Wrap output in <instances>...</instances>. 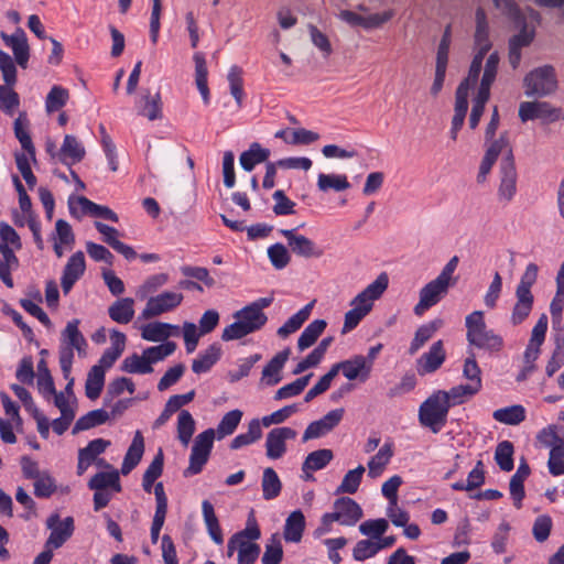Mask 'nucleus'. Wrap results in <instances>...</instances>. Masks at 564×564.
I'll return each instance as SVG.
<instances>
[{
    "label": "nucleus",
    "mask_w": 564,
    "mask_h": 564,
    "mask_svg": "<svg viewBox=\"0 0 564 564\" xmlns=\"http://www.w3.org/2000/svg\"><path fill=\"white\" fill-rule=\"evenodd\" d=\"M0 253L2 258L0 259V280L10 289L13 288V279L11 276V271L18 269L19 259L14 253V250L7 246L0 245Z\"/></svg>",
    "instance_id": "c756f323"
},
{
    "label": "nucleus",
    "mask_w": 564,
    "mask_h": 564,
    "mask_svg": "<svg viewBox=\"0 0 564 564\" xmlns=\"http://www.w3.org/2000/svg\"><path fill=\"white\" fill-rule=\"evenodd\" d=\"M221 349L217 344L210 345L193 360L192 370L195 373L207 372L220 358Z\"/></svg>",
    "instance_id": "58836bf2"
},
{
    "label": "nucleus",
    "mask_w": 564,
    "mask_h": 564,
    "mask_svg": "<svg viewBox=\"0 0 564 564\" xmlns=\"http://www.w3.org/2000/svg\"><path fill=\"white\" fill-rule=\"evenodd\" d=\"M290 349H284L280 352H278L263 368L262 370V378L261 380L267 386H275L281 380L282 377L280 376L281 370L283 369L285 362L289 359Z\"/></svg>",
    "instance_id": "a878e982"
},
{
    "label": "nucleus",
    "mask_w": 564,
    "mask_h": 564,
    "mask_svg": "<svg viewBox=\"0 0 564 564\" xmlns=\"http://www.w3.org/2000/svg\"><path fill=\"white\" fill-rule=\"evenodd\" d=\"M556 293L550 304V312L553 319L561 318L564 308V260L556 274Z\"/></svg>",
    "instance_id": "8fccbe9b"
},
{
    "label": "nucleus",
    "mask_w": 564,
    "mask_h": 564,
    "mask_svg": "<svg viewBox=\"0 0 564 564\" xmlns=\"http://www.w3.org/2000/svg\"><path fill=\"white\" fill-rule=\"evenodd\" d=\"M313 306L314 302H311L301 308L297 313L292 315L281 327H279L276 332L278 335L284 338L299 330L308 319Z\"/></svg>",
    "instance_id": "ea45409f"
},
{
    "label": "nucleus",
    "mask_w": 564,
    "mask_h": 564,
    "mask_svg": "<svg viewBox=\"0 0 564 564\" xmlns=\"http://www.w3.org/2000/svg\"><path fill=\"white\" fill-rule=\"evenodd\" d=\"M279 232L286 239L288 247L297 257L319 258L323 250L313 240L296 232V229H280Z\"/></svg>",
    "instance_id": "4468645a"
},
{
    "label": "nucleus",
    "mask_w": 564,
    "mask_h": 564,
    "mask_svg": "<svg viewBox=\"0 0 564 564\" xmlns=\"http://www.w3.org/2000/svg\"><path fill=\"white\" fill-rule=\"evenodd\" d=\"M29 120L25 113H20L19 117L14 120L13 130L14 135L19 140L22 149L28 152L33 162L36 161L35 158V148L32 142L31 135L28 131Z\"/></svg>",
    "instance_id": "72a5a7b5"
},
{
    "label": "nucleus",
    "mask_w": 564,
    "mask_h": 564,
    "mask_svg": "<svg viewBox=\"0 0 564 564\" xmlns=\"http://www.w3.org/2000/svg\"><path fill=\"white\" fill-rule=\"evenodd\" d=\"M295 437L296 431L288 426L271 430L265 441L267 456L271 459L282 457L286 451L285 441Z\"/></svg>",
    "instance_id": "f3484780"
},
{
    "label": "nucleus",
    "mask_w": 564,
    "mask_h": 564,
    "mask_svg": "<svg viewBox=\"0 0 564 564\" xmlns=\"http://www.w3.org/2000/svg\"><path fill=\"white\" fill-rule=\"evenodd\" d=\"M86 154L84 145L76 137L66 134L58 152L59 161L65 165L80 162Z\"/></svg>",
    "instance_id": "393cba45"
},
{
    "label": "nucleus",
    "mask_w": 564,
    "mask_h": 564,
    "mask_svg": "<svg viewBox=\"0 0 564 564\" xmlns=\"http://www.w3.org/2000/svg\"><path fill=\"white\" fill-rule=\"evenodd\" d=\"M110 445L109 441L104 438H96L90 441L86 447L80 448L78 455L87 459L89 463L96 462L98 466H109L105 464L104 459L96 460L98 455L102 454L106 448Z\"/></svg>",
    "instance_id": "09e8293b"
},
{
    "label": "nucleus",
    "mask_w": 564,
    "mask_h": 564,
    "mask_svg": "<svg viewBox=\"0 0 564 564\" xmlns=\"http://www.w3.org/2000/svg\"><path fill=\"white\" fill-rule=\"evenodd\" d=\"M55 491V480L47 471H43L42 475L34 479V495L37 498H48Z\"/></svg>",
    "instance_id": "338daca9"
},
{
    "label": "nucleus",
    "mask_w": 564,
    "mask_h": 564,
    "mask_svg": "<svg viewBox=\"0 0 564 564\" xmlns=\"http://www.w3.org/2000/svg\"><path fill=\"white\" fill-rule=\"evenodd\" d=\"M345 410L335 409L329 411L322 419L310 423L303 433L302 442L319 438L332 432L343 420Z\"/></svg>",
    "instance_id": "2eb2a0df"
},
{
    "label": "nucleus",
    "mask_w": 564,
    "mask_h": 564,
    "mask_svg": "<svg viewBox=\"0 0 564 564\" xmlns=\"http://www.w3.org/2000/svg\"><path fill=\"white\" fill-rule=\"evenodd\" d=\"M446 359V351L443 340L432 344L427 352H424L416 360V371L420 376L433 373L438 370Z\"/></svg>",
    "instance_id": "dca6fc26"
},
{
    "label": "nucleus",
    "mask_w": 564,
    "mask_h": 564,
    "mask_svg": "<svg viewBox=\"0 0 564 564\" xmlns=\"http://www.w3.org/2000/svg\"><path fill=\"white\" fill-rule=\"evenodd\" d=\"M283 558V549L278 533H274L265 544V550L262 555L263 564H279Z\"/></svg>",
    "instance_id": "13d9d810"
},
{
    "label": "nucleus",
    "mask_w": 564,
    "mask_h": 564,
    "mask_svg": "<svg viewBox=\"0 0 564 564\" xmlns=\"http://www.w3.org/2000/svg\"><path fill=\"white\" fill-rule=\"evenodd\" d=\"M327 326L326 321L315 319L310 323L297 339V347L301 351L311 347L322 335Z\"/></svg>",
    "instance_id": "c03bdc74"
},
{
    "label": "nucleus",
    "mask_w": 564,
    "mask_h": 564,
    "mask_svg": "<svg viewBox=\"0 0 564 564\" xmlns=\"http://www.w3.org/2000/svg\"><path fill=\"white\" fill-rule=\"evenodd\" d=\"M202 512L204 522L206 524L208 534L210 535L212 540L218 545L223 544L224 535L221 532V528L219 525L218 518L215 513L214 506L208 500H204L202 502Z\"/></svg>",
    "instance_id": "f704fd0d"
},
{
    "label": "nucleus",
    "mask_w": 564,
    "mask_h": 564,
    "mask_svg": "<svg viewBox=\"0 0 564 564\" xmlns=\"http://www.w3.org/2000/svg\"><path fill=\"white\" fill-rule=\"evenodd\" d=\"M513 453L514 447L510 441H502L497 445L495 460L501 470L510 471L513 469Z\"/></svg>",
    "instance_id": "5fc2aeb1"
},
{
    "label": "nucleus",
    "mask_w": 564,
    "mask_h": 564,
    "mask_svg": "<svg viewBox=\"0 0 564 564\" xmlns=\"http://www.w3.org/2000/svg\"><path fill=\"white\" fill-rule=\"evenodd\" d=\"M492 417L499 423L518 425L525 420V409L520 404L497 409Z\"/></svg>",
    "instance_id": "37998d69"
},
{
    "label": "nucleus",
    "mask_w": 564,
    "mask_h": 564,
    "mask_svg": "<svg viewBox=\"0 0 564 564\" xmlns=\"http://www.w3.org/2000/svg\"><path fill=\"white\" fill-rule=\"evenodd\" d=\"M214 438L215 431L213 429H207L195 437L189 456V465L184 471L185 476L197 475L203 470V467L208 462Z\"/></svg>",
    "instance_id": "6e6552de"
},
{
    "label": "nucleus",
    "mask_w": 564,
    "mask_h": 564,
    "mask_svg": "<svg viewBox=\"0 0 564 564\" xmlns=\"http://www.w3.org/2000/svg\"><path fill=\"white\" fill-rule=\"evenodd\" d=\"M79 319L69 321L66 327L61 334V347H59V366L65 379L72 371L74 350L77 351L79 357H86L87 355V340L78 328Z\"/></svg>",
    "instance_id": "7ed1b4c3"
},
{
    "label": "nucleus",
    "mask_w": 564,
    "mask_h": 564,
    "mask_svg": "<svg viewBox=\"0 0 564 564\" xmlns=\"http://www.w3.org/2000/svg\"><path fill=\"white\" fill-rule=\"evenodd\" d=\"M195 432V420L187 410H181L177 419V438L183 446H187Z\"/></svg>",
    "instance_id": "de8ad7c7"
},
{
    "label": "nucleus",
    "mask_w": 564,
    "mask_h": 564,
    "mask_svg": "<svg viewBox=\"0 0 564 564\" xmlns=\"http://www.w3.org/2000/svg\"><path fill=\"white\" fill-rule=\"evenodd\" d=\"M305 529V517L301 510L290 513L285 520L283 538L286 542L299 543Z\"/></svg>",
    "instance_id": "7c9ffc66"
},
{
    "label": "nucleus",
    "mask_w": 564,
    "mask_h": 564,
    "mask_svg": "<svg viewBox=\"0 0 564 564\" xmlns=\"http://www.w3.org/2000/svg\"><path fill=\"white\" fill-rule=\"evenodd\" d=\"M269 156V149L262 148L258 142H253L248 150L240 154L239 163L245 171L251 172L256 165L267 162Z\"/></svg>",
    "instance_id": "c85d7f7f"
},
{
    "label": "nucleus",
    "mask_w": 564,
    "mask_h": 564,
    "mask_svg": "<svg viewBox=\"0 0 564 564\" xmlns=\"http://www.w3.org/2000/svg\"><path fill=\"white\" fill-rule=\"evenodd\" d=\"M480 391L475 383L458 384L445 391L447 400L453 405H458L474 397Z\"/></svg>",
    "instance_id": "603ef678"
},
{
    "label": "nucleus",
    "mask_w": 564,
    "mask_h": 564,
    "mask_svg": "<svg viewBox=\"0 0 564 564\" xmlns=\"http://www.w3.org/2000/svg\"><path fill=\"white\" fill-rule=\"evenodd\" d=\"M268 257L272 265L278 270L284 269L291 261L288 248L280 242L268 248Z\"/></svg>",
    "instance_id": "0e129e2a"
},
{
    "label": "nucleus",
    "mask_w": 564,
    "mask_h": 564,
    "mask_svg": "<svg viewBox=\"0 0 564 564\" xmlns=\"http://www.w3.org/2000/svg\"><path fill=\"white\" fill-rule=\"evenodd\" d=\"M527 96L544 97L557 89L555 69L551 65H544L531 70L523 79Z\"/></svg>",
    "instance_id": "423d86ee"
},
{
    "label": "nucleus",
    "mask_w": 564,
    "mask_h": 564,
    "mask_svg": "<svg viewBox=\"0 0 564 564\" xmlns=\"http://www.w3.org/2000/svg\"><path fill=\"white\" fill-rule=\"evenodd\" d=\"M313 377V373H308L301 378H297L295 381L288 383L281 387L274 394L275 400H283L291 397L299 395L308 384L310 379Z\"/></svg>",
    "instance_id": "052dcab7"
},
{
    "label": "nucleus",
    "mask_w": 564,
    "mask_h": 564,
    "mask_svg": "<svg viewBox=\"0 0 564 564\" xmlns=\"http://www.w3.org/2000/svg\"><path fill=\"white\" fill-rule=\"evenodd\" d=\"M69 99V91L58 85H54L48 91L45 99V109L48 113L62 109Z\"/></svg>",
    "instance_id": "864d4df0"
},
{
    "label": "nucleus",
    "mask_w": 564,
    "mask_h": 564,
    "mask_svg": "<svg viewBox=\"0 0 564 564\" xmlns=\"http://www.w3.org/2000/svg\"><path fill=\"white\" fill-rule=\"evenodd\" d=\"M144 105L140 110V115L147 117L149 120H156L162 117V105L160 93L150 95L149 91L143 95Z\"/></svg>",
    "instance_id": "680f3d73"
},
{
    "label": "nucleus",
    "mask_w": 564,
    "mask_h": 564,
    "mask_svg": "<svg viewBox=\"0 0 564 564\" xmlns=\"http://www.w3.org/2000/svg\"><path fill=\"white\" fill-rule=\"evenodd\" d=\"M109 419V413L102 409H97L88 412L87 414L80 416L73 429V433H77L79 431H86L93 429L95 426L101 425L106 423Z\"/></svg>",
    "instance_id": "49530a36"
},
{
    "label": "nucleus",
    "mask_w": 564,
    "mask_h": 564,
    "mask_svg": "<svg viewBox=\"0 0 564 564\" xmlns=\"http://www.w3.org/2000/svg\"><path fill=\"white\" fill-rule=\"evenodd\" d=\"M227 79L230 86V94L235 98L237 106L241 107L243 99V80H242V69L234 65L230 67Z\"/></svg>",
    "instance_id": "bf43d9fd"
},
{
    "label": "nucleus",
    "mask_w": 564,
    "mask_h": 564,
    "mask_svg": "<svg viewBox=\"0 0 564 564\" xmlns=\"http://www.w3.org/2000/svg\"><path fill=\"white\" fill-rule=\"evenodd\" d=\"M194 62H195V83H196L197 89L199 90L204 102L207 105L209 102V88L207 85L208 70H207L206 61H205L203 53H200V52L195 53Z\"/></svg>",
    "instance_id": "79ce46f5"
},
{
    "label": "nucleus",
    "mask_w": 564,
    "mask_h": 564,
    "mask_svg": "<svg viewBox=\"0 0 564 564\" xmlns=\"http://www.w3.org/2000/svg\"><path fill=\"white\" fill-rule=\"evenodd\" d=\"M546 330L547 316L542 314L532 329L531 338L524 351L525 365L535 366L534 362L539 358L540 347L545 340Z\"/></svg>",
    "instance_id": "6ab92c4d"
},
{
    "label": "nucleus",
    "mask_w": 564,
    "mask_h": 564,
    "mask_svg": "<svg viewBox=\"0 0 564 564\" xmlns=\"http://www.w3.org/2000/svg\"><path fill=\"white\" fill-rule=\"evenodd\" d=\"M317 186L323 192H327L328 189L341 192L349 188L350 184L346 175L321 173L317 178Z\"/></svg>",
    "instance_id": "4d7b16f0"
},
{
    "label": "nucleus",
    "mask_w": 564,
    "mask_h": 564,
    "mask_svg": "<svg viewBox=\"0 0 564 564\" xmlns=\"http://www.w3.org/2000/svg\"><path fill=\"white\" fill-rule=\"evenodd\" d=\"M365 470L366 469L362 465H358L355 469L346 473L340 485L336 489V494H355L360 486Z\"/></svg>",
    "instance_id": "6e6d98bb"
},
{
    "label": "nucleus",
    "mask_w": 564,
    "mask_h": 564,
    "mask_svg": "<svg viewBox=\"0 0 564 564\" xmlns=\"http://www.w3.org/2000/svg\"><path fill=\"white\" fill-rule=\"evenodd\" d=\"M144 452V440L140 431H137L130 444L121 466L122 475L130 474L140 463Z\"/></svg>",
    "instance_id": "bb28decb"
},
{
    "label": "nucleus",
    "mask_w": 564,
    "mask_h": 564,
    "mask_svg": "<svg viewBox=\"0 0 564 564\" xmlns=\"http://www.w3.org/2000/svg\"><path fill=\"white\" fill-rule=\"evenodd\" d=\"M105 384V370L101 366H93L88 371L86 383H85V393L86 397L90 400H96L99 398L102 388Z\"/></svg>",
    "instance_id": "a19ab883"
},
{
    "label": "nucleus",
    "mask_w": 564,
    "mask_h": 564,
    "mask_svg": "<svg viewBox=\"0 0 564 564\" xmlns=\"http://www.w3.org/2000/svg\"><path fill=\"white\" fill-rule=\"evenodd\" d=\"M519 117L521 121L527 122L534 119H555L557 115L549 102L523 101L519 106Z\"/></svg>",
    "instance_id": "b1692460"
},
{
    "label": "nucleus",
    "mask_w": 564,
    "mask_h": 564,
    "mask_svg": "<svg viewBox=\"0 0 564 564\" xmlns=\"http://www.w3.org/2000/svg\"><path fill=\"white\" fill-rule=\"evenodd\" d=\"M121 370L128 373H151L153 367L150 366L148 358L142 352L141 356L132 354L123 359L121 364Z\"/></svg>",
    "instance_id": "3c124183"
},
{
    "label": "nucleus",
    "mask_w": 564,
    "mask_h": 564,
    "mask_svg": "<svg viewBox=\"0 0 564 564\" xmlns=\"http://www.w3.org/2000/svg\"><path fill=\"white\" fill-rule=\"evenodd\" d=\"M0 37L7 46L11 47L17 64L22 68H26L30 58V47L25 32L21 28H18L11 35L1 32Z\"/></svg>",
    "instance_id": "a211bd4d"
},
{
    "label": "nucleus",
    "mask_w": 564,
    "mask_h": 564,
    "mask_svg": "<svg viewBox=\"0 0 564 564\" xmlns=\"http://www.w3.org/2000/svg\"><path fill=\"white\" fill-rule=\"evenodd\" d=\"M46 527L51 534L45 542V549H59L74 533V519L66 517L61 520L57 513L51 514L46 520Z\"/></svg>",
    "instance_id": "9d476101"
},
{
    "label": "nucleus",
    "mask_w": 564,
    "mask_h": 564,
    "mask_svg": "<svg viewBox=\"0 0 564 564\" xmlns=\"http://www.w3.org/2000/svg\"><path fill=\"white\" fill-rule=\"evenodd\" d=\"M242 417L240 410H232L227 412L220 420L217 426L218 437L230 435L235 432Z\"/></svg>",
    "instance_id": "e2e57ef3"
},
{
    "label": "nucleus",
    "mask_w": 564,
    "mask_h": 564,
    "mask_svg": "<svg viewBox=\"0 0 564 564\" xmlns=\"http://www.w3.org/2000/svg\"><path fill=\"white\" fill-rule=\"evenodd\" d=\"M388 284L387 273H380L372 283L354 297L350 305L368 314L372 310L373 302L383 294Z\"/></svg>",
    "instance_id": "ddd939ff"
},
{
    "label": "nucleus",
    "mask_w": 564,
    "mask_h": 564,
    "mask_svg": "<svg viewBox=\"0 0 564 564\" xmlns=\"http://www.w3.org/2000/svg\"><path fill=\"white\" fill-rule=\"evenodd\" d=\"M333 457V451L328 448H322L310 453L302 465V478L305 481L315 480L313 473L325 468L332 462Z\"/></svg>",
    "instance_id": "5701e85b"
},
{
    "label": "nucleus",
    "mask_w": 564,
    "mask_h": 564,
    "mask_svg": "<svg viewBox=\"0 0 564 564\" xmlns=\"http://www.w3.org/2000/svg\"><path fill=\"white\" fill-rule=\"evenodd\" d=\"M452 403L447 400L444 390L432 393L419 409V422L433 433H438L446 424Z\"/></svg>",
    "instance_id": "20e7f679"
},
{
    "label": "nucleus",
    "mask_w": 564,
    "mask_h": 564,
    "mask_svg": "<svg viewBox=\"0 0 564 564\" xmlns=\"http://www.w3.org/2000/svg\"><path fill=\"white\" fill-rule=\"evenodd\" d=\"M169 281L166 273H158L149 276L144 283L138 289L137 295L143 300L149 294L156 292L160 288L165 285Z\"/></svg>",
    "instance_id": "774afa93"
},
{
    "label": "nucleus",
    "mask_w": 564,
    "mask_h": 564,
    "mask_svg": "<svg viewBox=\"0 0 564 564\" xmlns=\"http://www.w3.org/2000/svg\"><path fill=\"white\" fill-rule=\"evenodd\" d=\"M442 324V319H434L430 323L421 325L416 329L414 338L410 344L409 355H415L434 336V334L440 329Z\"/></svg>",
    "instance_id": "2f4dec72"
},
{
    "label": "nucleus",
    "mask_w": 564,
    "mask_h": 564,
    "mask_svg": "<svg viewBox=\"0 0 564 564\" xmlns=\"http://www.w3.org/2000/svg\"><path fill=\"white\" fill-rule=\"evenodd\" d=\"M449 285L435 278L425 284L419 294V302L414 306V314L421 316L432 306L436 305L447 293Z\"/></svg>",
    "instance_id": "9b49d317"
},
{
    "label": "nucleus",
    "mask_w": 564,
    "mask_h": 564,
    "mask_svg": "<svg viewBox=\"0 0 564 564\" xmlns=\"http://www.w3.org/2000/svg\"><path fill=\"white\" fill-rule=\"evenodd\" d=\"M178 327L169 323L153 322L142 327L141 336L149 341H163L172 336Z\"/></svg>",
    "instance_id": "4c0bfd02"
},
{
    "label": "nucleus",
    "mask_w": 564,
    "mask_h": 564,
    "mask_svg": "<svg viewBox=\"0 0 564 564\" xmlns=\"http://www.w3.org/2000/svg\"><path fill=\"white\" fill-rule=\"evenodd\" d=\"M474 37L478 52L488 53L491 48V43L489 41V28L486 13L481 8L476 10V31Z\"/></svg>",
    "instance_id": "e433bc0d"
},
{
    "label": "nucleus",
    "mask_w": 564,
    "mask_h": 564,
    "mask_svg": "<svg viewBox=\"0 0 564 564\" xmlns=\"http://www.w3.org/2000/svg\"><path fill=\"white\" fill-rule=\"evenodd\" d=\"M184 295L181 292L164 291L148 299L142 311V317L150 319L162 314L173 312L183 302Z\"/></svg>",
    "instance_id": "1a4fd4ad"
},
{
    "label": "nucleus",
    "mask_w": 564,
    "mask_h": 564,
    "mask_svg": "<svg viewBox=\"0 0 564 564\" xmlns=\"http://www.w3.org/2000/svg\"><path fill=\"white\" fill-rule=\"evenodd\" d=\"M236 319L232 324L226 326L221 334L224 341L240 339L249 334L261 329L268 317L263 312L253 310L250 305H246L234 314Z\"/></svg>",
    "instance_id": "39448f33"
},
{
    "label": "nucleus",
    "mask_w": 564,
    "mask_h": 564,
    "mask_svg": "<svg viewBox=\"0 0 564 564\" xmlns=\"http://www.w3.org/2000/svg\"><path fill=\"white\" fill-rule=\"evenodd\" d=\"M334 509L338 513V522L341 525H355L362 517L360 506L349 497H341L335 500Z\"/></svg>",
    "instance_id": "4be33fe9"
},
{
    "label": "nucleus",
    "mask_w": 564,
    "mask_h": 564,
    "mask_svg": "<svg viewBox=\"0 0 564 564\" xmlns=\"http://www.w3.org/2000/svg\"><path fill=\"white\" fill-rule=\"evenodd\" d=\"M86 269L85 256L83 251L75 252L67 261L61 279L62 290L67 294L77 280L84 274Z\"/></svg>",
    "instance_id": "aec40b11"
},
{
    "label": "nucleus",
    "mask_w": 564,
    "mask_h": 564,
    "mask_svg": "<svg viewBox=\"0 0 564 564\" xmlns=\"http://www.w3.org/2000/svg\"><path fill=\"white\" fill-rule=\"evenodd\" d=\"M134 301L131 297H122L113 302L109 308V317L119 324H128L134 316Z\"/></svg>",
    "instance_id": "473e14b6"
},
{
    "label": "nucleus",
    "mask_w": 564,
    "mask_h": 564,
    "mask_svg": "<svg viewBox=\"0 0 564 564\" xmlns=\"http://www.w3.org/2000/svg\"><path fill=\"white\" fill-rule=\"evenodd\" d=\"M89 489L108 490L112 492H121L122 487L118 470L99 471L95 474L88 481Z\"/></svg>",
    "instance_id": "cd10ccee"
},
{
    "label": "nucleus",
    "mask_w": 564,
    "mask_h": 564,
    "mask_svg": "<svg viewBox=\"0 0 564 564\" xmlns=\"http://www.w3.org/2000/svg\"><path fill=\"white\" fill-rule=\"evenodd\" d=\"M176 349L174 341H165L158 346H152L143 350L144 356L148 358L150 366L160 360H163L167 356L172 355Z\"/></svg>",
    "instance_id": "69168bd1"
},
{
    "label": "nucleus",
    "mask_w": 564,
    "mask_h": 564,
    "mask_svg": "<svg viewBox=\"0 0 564 564\" xmlns=\"http://www.w3.org/2000/svg\"><path fill=\"white\" fill-rule=\"evenodd\" d=\"M538 273L539 267L535 263H529L521 275L516 288V303L510 315V323L513 326L522 324L532 312L534 295L531 289L538 280Z\"/></svg>",
    "instance_id": "f03ea898"
},
{
    "label": "nucleus",
    "mask_w": 564,
    "mask_h": 564,
    "mask_svg": "<svg viewBox=\"0 0 564 564\" xmlns=\"http://www.w3.org/2000/svg\"><path fill=\"white\" fill-rule=\"evenodd\" d=\"M75 204L79 205L82 213L94 217L104 218L113 223L119 220L117 214L107 206L98 205L85 196H78L69 199V210L72 215L76 214Z\"/></svg>",
    "instance_id": "412c9836"
},
{
    "label": "nucleus",
    "mask_w": 564,
    "mask_h": 564,
    "mask_svg": "<svg viewBox=\"0 0 564 564\" xmlns=\"http://www.w3.org/2000/svg\"><path fill=\"white\" fill-rule=\"evenodd\" d=\"M518 173L514 164L512 149L508 150L506 156L499 164V185L497 198L499 203L508 204L517 195Z\"/></svg>",
    "instance_id": "0eeeda50"
},
{
    "label": "nucleus",
    "mask_w": 564,
    "mask_h": 564,
    "mask_svg": "<svg viewBox=\"0 0 564 564\" xmlns=\"http://www.w3.org/2000/svg\"><path fill=\"white\" fill-rule=\"evenodd\" d=\"M392 456V444H383L378 453L368 462V476L373 479L379 477L383 473L386 466L390 463Z\"/></svg>",
    "instance_id": "c9c22d12"
},
{
    "label": "nucleus",
    "mask_w": 564,
    "mask_h": 564,
    "mask_svg": "<svg viewBox=\"0 0 564 564\" xmlns=\"http://www.w3.org/2000/svg\"><path fill=\"white\" fill-rule=\"evenodd\" d=\"M261 487L265 500H272L280 495L282 482L273 468L267 467L263 470Z\"/></svg>",
    "instance_id": "a18cd8bd"
},
{
    "label": "nucleus",
    "mask_w": 564,
    "mask_h": 564,
    "mask_svg": "<svg viewBox=\"0 0 564 564\" xmlns=\"http://www.w3.org/2000/svg\"><path fill=\"white\" fill-rule=\"evenodd\" d=\"M465 326L469 346L488 352H498L502 349V337L487 327L482 311H474L468 314L465 317Z\"/></svg>",
    "instance_id": "f257e3e1"
},
{
    "label": "nucleus",
    "mask_w": 564,
    "mask_h": 564,
    "mask_svg": "<svg viewBox=\"0 0 564 564\" xmlns=\"http://www.w3.org/2000/svg\"><path fill=\"white\" fill-rule=\"evenodd\" d=\"M329 370L334 378L341 371L348 380L359 379L361 382H365L371 372L370 364L362 355H355L350 359L334 364Z\"/></svg>",
    "instance_id": "f8f14e48"
}]
</instances>
